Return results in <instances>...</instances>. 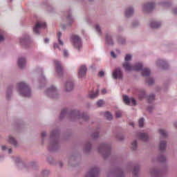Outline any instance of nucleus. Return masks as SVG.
Returning <instances> with one entry per match:
<instances>
[{
    "instance_id": "c03bdc74",
    "label": "nucleus",
    "mask_w": 177,
    "mask_h": 177,
    "mask_svg": "<svg viewBox=\"0 0 177 177\" xmlns=\"http://www.w3.org/2000/svg\"><path fill=\"white\" fill-rule=\"evenodd\" d=\"M92 136L93 138H94V139H96V138H99V131H96L95 133H94Z\"/></svg>"
},
{
    "instance_id": "9d476101",
    "label": "nucleus",
    "mask_w": 177,
    "mask_h": 177,
    "mask_svg": "<svg viewBox=\"0 0 177 177\" xmlns=\"http://www.w3.org/2000/svg\"><path fill=\"white\" fill-rule=\"evenodd\" d=\"M154 8H156V4H154V3H148L144 5L143 10L147 12H151Z\"/></svg>"
},
{
    "instance_id": "f704fd0d",
    "label": "nucleus",
    "mask_w": 177,
    "mask_h": 177,
    "mask_svg": "<svg viewBox=\"0 0 177 177\" xmlns=\"http://www.w3.org/2000/svg\"><path fill=\"white\" fill-rule=\"evenodd\" d=\"M66 114H67V109H62L60 115L61 118H63V117H64V115H66Z\"/></svg>"
},
{
    "instance_id": "1a4fd4ad",
    "label": "nucleus",
    "mask_w": 177,
    "mask_h": 177,
    "mask_svg": "<svg viewBox=\"0 0 177 177\" xmlns=\"http://www.w3.org/2000/svg\"><path fill=\"white\" fill-rule=\"evenodd\" d=\"M113 78H114V80H121V78H122V72L120 68H118L115 69L113 73Z\"/></svg>"
},
{
    "instance_id": "423d86ee",
    "label": "nucleus",
    "mask_w": 177,
    "mask_h": 177,
    "mask_svg": "<svg viewBox=\"0 0 177 177\" xmlns=\"http://www.w3.org/2000/svg\"><path fill=\"white\" fill-rule=\"evenodd\" d=\"M41 28H46V24L45 22L39 21L35 24V26L33 28V31L36 34H39V30H41Z\"/></svg>"
},
{
    "instance_id": "680f3d73",
    "label": "nucleus",
    "mask_w": 177,
    "mask_h": 177,
    "mask_svg": "<svg viewBox=\"0 0 177 177\" xmlns=\"http://www.w3.org/2000/svg\"><path fill=\"white\" fill-rule=\"evenodd\" d=\"M149 111H151V109H150V107L148 108Z\"/></svg>"
},
{
    "instance_id": "72a5a7b5",
    "label": "nucleus",
    "mask_w": 177,
    "mask_h": 177,
    "mask_svg": "<svg viewBox=\"0 0 177 177\" xmlns=\"http://www.w3.org/2000/svg\"><path fill=\"white\" fill-rule=\"evenodd\" d=\"M131 146H132L133 150H136V147L138 146V142L136 140L133 141V142H131Z\"/></svg>"
},
{
    "instance_id": "cd10ccee",
    "label": "nucleus",
    "mask_w": 177,
    "mask_h": 177,
    "mask_svg": "<svg viewBox=\"0 0 177 177\" xmlns=\"http://www.w3.org/2000/svg\"><path fill=\"white\" fill-rule=\"evenodd\" d=\"M123 100H124V102L125 103V104H130V101H131V98H129L127 95H124L123 96Z\"/></svg>"
},
{
    "instance_id": "c756f323",
    "label": "nucleus",
    "mask_w": 177,
    "mask_h": 177,
    "mask_svg": "<svg viewBox=\"0 0 177 177\" xmlns=\"http://www.w3.org/2000/svg\"><path fill=\"white\" fill-rule=\"evenodd\" d=\"M147 82L148 83V85H153V84H154V80L151 77H148L147 79Z\"/></svg>"
},
{
    "instance_id": "ddd939ff",
    "label": "nucleus",
    "mask_w": 177,
    "mask_h": 177,
    "mask_svg": "<svg viewBox=\"0 0 177 177\" xmlns=\"http://www.w3.org/2000/svg\"><path fill=\"white\" fill-rule=\"evenodd\" d=\"M65 86L66 91L70 92V91H73V89L74 88V83L73 82V81L70 80L66 82Z\"/></svg>"
},
{
    "instance_id": "de8ad7c7",
    "label": "nucleus",
    "mask_w": 177,
    "mask_h": 177,
    "mask_svg": "<svg viewBox=\"0 0 177 177\" xmlns=\"http://www.w3.org/2000/svg\"><path fill=\"white\" fill-rule=\"evenodd\" d=\"M95 30L97 32H100V27H99V25L95 26Z\"/></svg>"
},
{
    "instance_id": "f8f14e48",
    "label": "nucleus",
    "mask_w": 177,
    "mask_h": 177,
    "mask_svg": "<svg viewBox=\"0 0 177 177\" xmlns=\"http://www.w3.org/2000/svg\"><path fill=\"white\" fill-rule=\"evenodd\" d=\"M54 63L55 64V70L57 73V74H62L63 73V68H62V64L59 61H54Z\"/></svg>"
},
{
    "instance_id": "5701e85b",
    "label": "nucleus",
    "mask_w": 177,
    "mask_h": 177,
    "mask_svg": "<svg viewBox=\"0 0 177 177\" xmlns=\"http://www.w3.org/2000/svg\"><path fill=\"white\" fill-rule=\"evenodd\" d=\"M159 133L162 138H167L168 136V133L164 129H159Z\"/></svg>"
},
{
    "instance_id": "69168bd1",
    "label": "nucleus",
    "mask_w": 177,
    "mask_h": 177,
    "mask_svg": "<svg viewBox=\"0 0 177 177\" xmlns=\"http://www.w3.org/2000/svg\"><path fill=\"white\" fill-rule=\"evenodd\" d=\"M157 64L158 65V62H157Z\"/></svg>"
},
{
    "instance_id": "37998d69",
    "label": "nucleus",
    "mask_w": 177,
    "mask_h": 177,
    "mask_svg": "<svg viewBox=\"0 0 177 177\" xmlns=\"http://www.w3.org/2000/svg\"><path fill=\"white\" fill-rule=\"evenodd\" d=\"M165 160H166V158L164 156H162L159 158V161H160V162H164Z\"/></svg>"
},
{
    "instance_id": "ea45409f",
    "label": "nucleus",
    "mask_w": 177,
    "mask_h": 177,
    "mask_svg": "<svg viewBox=\"0 0 177 177\" xmlns=\"http://www.w3.org/2000/svg\"><path fill=\"white\" fill-rule=\"evenodd\" d=\"M130 103L132 106H136V100L133 98H130Z\"/></svg>"
},
{
    "instance_id": "20e7f679",
    "label": "nucleus",
    "mask_w": 177,
    "mask_h": 177,
    "mask_svg": "<svg viewBox=\"0 0 177 177\" xmlns=\"http://www.w3.org/2000/svg\"><path fill=\"white\" fill-rule=\"evenodd\" d=\"M111 147L107 144H102L98 149L99 153L103 154L104 157H107L110 154Z\"/></svg>"
},
{
    "instance_id": "49530a36",
    "label": "nucleus",
    "mask_w": 177,
    "mask_h": 177,
    "mask_svg": "<svg viewBox=\"0 0 177 177\" xmlns=\"http://www.w3.org/2000/svg\"><path fill=\"white\" fill-rule=\"evenodd\" d=\"M121 115H122L121 111H118L116 112V118H120Z\"/></svg>"
},
{
    "instance_id": "39448f33",
    "label": "nucleus",
    "mask_w": 177,
    "mask_h": 177,
    "mask_svg": "<svg viewBox=\"0 0 177 177\" xmlns=\"http://www.w3.org/2000/svg\"><path fill=\"white\" fill-rule=\"evenodd\" d=\"M46 95L49 96V97L55 98L57 96V90L53 86H50L49 88L47 89L46 91Z\"/></svg>"
},
{
    "instance_id": "f257e3e1",
    "label": "nucleus",
    "mask_w": 177,
    "mask_h": 177,
    "mask_svg": "<svg viewBox=\"0 0 177 177\" xmlns=\"http://www.w3.org/2000/svg\"><path fill=\"white\" fill-rule=\"evenodd\" d=\"M18 91L21 96L25 97H30L31 96V90H30V87L24 82L18 84Z\"/></svg>"
},
{
    "instance_id": "a19ab883",
    "label": "nucleus",
    "mask_w": 177,
    "mask_h": 177,
    "mask_svg": "<svg viewBox=\"0 0 177 177\" xmlns=\"http://www.w3.org/2000/svg\"><path fill=\"white\" fill-rule=\"evenodd\" d=\"M57 136V131H52L50 133V138H56Z\"/></svg>"
},
{
    "instance_id": "473e14b6",
    "label": "nucleus",
    "mask_w": 177,
    "mask_h": 177,
    "mask_svg": "<svg viewBox=\"0 0 177 177\" xmlns=\"http://www.w3.org/2000/svg\"><path fill=\"white\" fill-rule=\"evenodd\" d=\"M156 97V95H154V94H151L148 97V100L149 103H151V102H153V100H154V98Z\"/></svg>"
},
{
    "instance_id": "338daca9",
    "label": "nucleus",
    "mask_w": 177,
    "mask_h": 177,
    "mask_svg": "<svg viewBox=\"0 0 177 177\" xmlns=\"http://www.w3.org/2000/svg\"><path fill=\"white\" fill-rule=\"evenodd\" d=\"M58 49H59V50H60V48H58Z\"/></svg>"
},
{
    "instance_id": "b1692460",
    "label": "nucleus",
    "mask_w": 177,
    "mask_h": 177,
    "mask_svg": "<svg viewBox=\"0 0 177 177\" xmlns=\"http://www.w3.org/2000/svg\"><path fill=\"white\" fill-rule=\"evenodd\" d=\"M8 142L11 143V145H13L14 146H17V141L15 139V138L10 136Z\"/></svg>"
},
{
    "instance_id": "09e8293b",
    "label": "nucleus",
    "mask_w": 177,
    "mask_h": 177,
    "mask_svg": "<svg viewBox=\"0 0 177 177\" xmlns=\"http://www.w3.org/2000/svg\"><path fill=\"white\" fill-rule=\"evenodd\" d=\"M64 57H67V56H68V52L66 50H64Z\"/></svg>"
},
{
    "instance_id": "3c124183",
    "label": "nucleus",
    "mask_w": 177,
    "mask_h": 177,
    "mask_svg": "<svg viewBox=\"0 0 177 177\" xmlns=\"http://www.w3.org/2000/svg\"><path fill=\"white\" fill-rule=\"evenodd\" d=\"M53 48L54 49H57L59 48V45H57V44H54Z\"/></svg>"
},
{
    "instance_id": "a18cd8bd",
    "label": "nucleus",
    "mask_w": 177,
    "mask_h": 177,
    "mask_svg": "<svg viewBox=\"0 0 177 177\" xmlns=\"http://www.w3.org/2000/svg\"><path fill=\"white\" fill-rule=\"evenodd\" d=\"M98 77H104V72L101 71L98 73Z\"/></svg>"
},
{
    "instance_id": "c9c22d12",
    "label": "nucleus",
    "mask_w": 177,
    "mask_h": 177,
    "mask_svg": "<svg viewBox=\"0 0 177 177\" xmlns=\"http://www.w3.org/2000/svg\"><path fill=\"white\" fill-rule=\"evenodd\" d=\"M96 104L98 107H102V106L104 104V102L102 100H100L99 101L97 102Z\"/></svg>"
},
{
    "instance_id": "7ed1b4c3",
    "label": "nucleus",
    "mask_w": 177,
    "mask_h": 177,
    "mask_svg": "<svg viewBox=\"0 0 177 177\" xmlns=\"http://www.w3.org/2000/svg\"><path fill=\"white\" fill-rule=\"evenodd\" d=\"M71 41L75 49L80 50V49L82 48V42L81 41V38H80L78 35H72L71 37Z\"/></svg>"
},
{
    "instance_id": "a878e982",
    "label": "nucleus",
    "mask_w": 177,
    "mask_h": 177,
    "mask_svg": "<svg viewBox=\"0 0 177 177\" xmlns=\"http://www.w3.org/2000/svg\"><path fill=\"white\" fill-rule=\"evenodd\" d=\"M104 115L106 118V120H109V121L113 120V115L109 111L104 113Z\"/></svg>"
},
{
    "instance_id": "603ef678",
    "label": "nucleus",
    "mask_w": 177,
    "mask_h": 177,
    "mask_svg": "<svg viewBox=\"0 0 177 177\" xmlns=\"http://www.w3.org/2000/svg\"><path fill=\"white\" fill-rule=\"evenodd\" d=\"M86 150H91V144H88L86 148Z\"/></svg>"
},
{
    "instance_id": "bf43d9fd",
    "label": "nucleus",
    "mask_w": 177,
    "mask_h": 177,
    "mask_svg": "<svg viewBox=\"0 0 177 177\" xmlns=\"http://www.w3.org/2000/svg\"><path fill=\"white\" fill-rule=\"evenodd\" d=\"M12 153V149H8V154H10Z\"/></svg>"
},
{
    "instance_id": "e2e57ef3",
    "label": "nucleus",
    "mask_w": 177,
    "mask_h": 177,
    "mask_svg": "<svg viewBox=\"0 0 177 177\" xmlns=\"http://www.w3.org/2000/svg\"><path fill=\"white\" fill-rule=\"evenodd\" d=\"M119 139H120V140H122V139H124V138H123V137H122L121 138H119Z\"/></svg>"
},
{
    "instance_id": "7c9ffc66",
    "label": "nucleus",
    "mask_w": 177,
    "mask_h": 177,
    "mask_svg": "<svg viewBox=\"0 0 177 177\" xmlns=\"http://www.w3.org/2000/svg\"><path fill=\"white\" fill-rule=\"evenodd\" d=\"M140 128H142L143 124H145V119L143 118H140L138 121Z\"/></svg>"
},
{
    "instance_id": "5fc2aeb1",
    "label": "nucleus",
    "mask_w": 177,
    "mask_h": 177,
    "mask_svg": "<svg viewBox=\"0 0 177 177\" xmlns=\"http://www.w3.org/2000/svg\"><path fill=\"white\" fill-rule=\"evenodd\" d=\"M3 41V36L0 35V42Z\"/></svg>"
},
{
    "instance_id": "4d7b16f0",
    "label": "nucleus",
    "mask_w": 177,
    "mask_h": 177,
    "mask_svg": "<svg viewBox=\"0 0 177 177\" xmlns=\"http://www.w3.org/2000/svg\"><path fill=\"white\" fill-rule=\"evenodd\" d=\"M106 89H105V88H104V89L102 90V93H106Z\"/></svg>"
},
{
    "instance_id": "0eeeda50",
    "label": "nucleus",
    "mask_w": 177,
    "mask_h": 177,
    "mask_svg": "<svg viewBox=\"0 0 177 177\" xmlns=\"http://www.w3.org/2000/svg\"><path fill=\"white\" fill-rule=\"evenodd\" d=\"M72 117H75V118H83L84 121H87V120H89V116L88 115L84 113L81 116V113L80 111H73L71 113Z\"/></svg>"
},
{
    "instance_id": "6e6552de",
    "label": "nucleus",
    "mask_w": 177,
    "mask_h": 177,
    "mask_svg": "<svg viewBox=\"0 0 177 177\" xmlns=\"http://www.w3.org/2000/svg\"><path fill=\"white\" fill-rule=\"evenodd\" d=\"M97 175H99V168L94 167L86 174L85 177H97Z\"/></svg>"
},
{
    "instance_id": "864d4df0",
    "label": "nucleus",
    "mask_w": 177,
    "mask_h": 177,
    "mask_svg": "<svg viewBox=\"0 0 177 177\" xmlns=\"http://www.w3.org/2000/svg\"><path fill=\"white\" fill-rule=\"evenodd\" d=\"M45 136H46V133L42 132V133H41V137H42V138H45Z\"/></svg>"
},
{
    "instance_id": "052dcab7",
    "label": "nucleus",
    "mask_w": 177,
    "mask_h": 177,
    "mask_svg": "<svg viewBox=\"0 0 177 177\" xmlns=\"http://www.w3.org/2000/svg\"><path fill=\"white\" fill-rule=\"evenodd\" d=\"M129 124L131 125V127H133L134 125L133 122H130Z\"/></svg>"
},
{
    "instance_id": "4c0bfd02",
    "label": "nucleus",
    "mask_w": 177,
    "mask_h": 177,
    "mask_svg": "<svg viewBox=\"0 0 177 177\" xmlns=\"http://www.w3.org/2000/svg\"><path fill=\"white\" fill-rule=\"evenodd\" d=\"M131 59H132V55L127 54L125 57H124V60L125 62H129V60H131Z\"/></svg>"
},
{
    "instance_id": "6ab92c4d",
    "label": "nucleus",
    "mask_w": 177,
    "mask_h": 177,
    "mask_svg": "<svg viewBox=\"0 0 177 177\" xmlns=\"http://www.w3.org/2000/svg\"><path fill=\"white\" fill-rule=\"evenodd\" d=\"M165 147H167V142L161 141L159 145L160 151H164V150H165Z\"/></svg>"
},
{
    "instance_id": "c85d7f7f",
    "label": "nucleus",
    "mask_w": 177,
    "mask_h": 177,
    "mask_svg": "<svg viewBox=\"0 0 177 177\" xmlns=\"http://www.w3.org/2000/svg\"><path fill=\"white\" fill-rule=\"evenodd\" d=\"M57 35L58 42H59V45H61V46H63V45H64L63 41H62V39H60V37H62V33L60 32H58Z\"/></svg>"
},
{
    "instance_id": "4be33fe9",
    "label": "nucleus",
    "mask_w": 177,
    "mask_h": 177,
    "mask_svg": "<svg viewBox=\"0 0 177 177\" xmlns=\"http://www.w3.org/2000/svg\"><path fill=\"white\" fill-rule=\"evenodd\" d=\"M106 42L108 45H113V39H111V36L107 35L105 37Z\"/></svg>"
},
{
    "instance_id": "a211bd4d",
    "label": "nucleus",
    "mask_w": 177,
    "mask_h": 177,
    "mask_svg": "<svg viewBox=\"0 0 177 177\" xmlns=\"http://www.w3.org/2000/svg\"><path fill=\"white\" fill-rule=\"evenodd\" d=\"M98 95H99V90H97L95 93H93L91 91L88 93V96L91 99H95V97H97Z\"/></svg>"
},
{
    "instance_id": "aec40b11",
    "label": "nucleus",
    "mask_w": 177,
    "mask_h": 177,
    "mask_svg": "<svg viewBox=\"0 0 177 177\" xmlns=\"http://www.w3.org/2000/svg\"><path fill=\"white\" fill-rule=\"evenodd\" d=\"M133 15V8H129L125 12L126 17H131V15Z\"/></svg>"
},
{
    "instance_id": "f3484780",
    "label": "nucleus",
    "mask_w": 177,
    "mask_h": 177,
    "mask_svg": "<svg viewBox=\"0 0 177 177\" xmlns=\"http://www.w3.org/2000/svg\"><path fill=\"white\" fill-rule=\"evenodd\" d=\"M142 77H149L150 75V69L147 68H145L142 70Z\"/></svg>"
},
{
    "instance_id": "4468645a",
    "label": "nucleus",
    "mask_w": 177,
    "mask_h": 177,
    "mask_svg": "<svg viewBox=\"0 0 177 177\" xmlns=\"http://www.w3.org/2000/svg\"><path fill=\"white\" fill-rule=\"evenodd\" d=\"M161 171L160 170L153 169V170L151 171V175L153 177H161Z\"/></svg>"
},
{
    "instance_id": "8fccbe9b",
    "label": "nucleus",
    "mask_w": 177,
    "mask_h": 177,
    "mask_svg": "<svg viewBox=\"0 0 177 177\" xmlns=\"http://www.w3.org/2000/svg\"><path fill=\"white\" fill-rule=\"evenodd\" d=\"M111 56L115 59V53H114V52L111 51Z\"/></svg>"
},
{
    "instance_id": "9b49d317",
    "label": "nucleus",
    "mask_w": 177,
    "mask_h": 177,
    "mask_svg": "<svg viewBox=\"0 0 177 177\" xmlns=\"http://www.w3.org/2000/svg\"><path fill=\"white\" fill-rule=\"evenodd\" d=\"M86 66H82L79 68V78H84L85 75H86V71H87Z\"/></svg>"
},
{
    "instance_id": "f03ea898",
    "label": "nucleus",
    "mask_w": 177,
    "mask_h": 177,
    "mask_svg": "<svg viewBox=\"0 0 177 177\" xmlns=\"http://www.w3.org/2000/svg\"><path fill=\"white\" fill-rule=\"evenodd\" d=\"M123 67L126 70V71H139L143 68V65L142 63H138L134 66H132L129 63L125 62L123 64Z\"/></svg>"
},
{
    "instance_id": "393cba45",
    "label": "nucleus",
    "mask_w": 177,
    "mask_h": 177,
    "mask_svg": "<svg viewBox=\"0 0 177 177\" xmlns=\"http://www.w3.org/2000/svg\"><path fill=\"white\" fill-rule=\"evenodd\" d=\"M145 96H146L145 91L142 90L138 91V98L140 99V100H142V99H143Z\"/></svg>"
},
{
    "instance_id": "2f4dec72",
    "label": "nucleus",
    "mask_w": 177,
    "mask_h": 177,
    "mask_svg": "<svg viewBox=\"0 0 177 177\" xmlns=\"http://www.w3.org/2000/svg\"><path fill=\"white\" fill-rule=\"evenodd\" d=\"M12 95V88H8L6 91V99H9Z\"/></svg>"
},
{
    "instance_id": "774afa93",
    "label": "nucleus",
    "mask_w": 177,
    "mask_h": 177,
    "mask_svg": "<svg viewBox=\"0 0 177 177\" xmlns=\"http://www.w3.org/2000/svg\"><path fill=\"white\" fill-rule=\"evenodd\" d=\"M58 49H59V50H60V48H58Z\"/></svg>"
},
{
    "instance_id": "0e129e2a",
    "label": "nucleus",
    "mask_w": 177,
    "mask_h": 177,
    "mask_svg": "<svg viewBox=\"0 0 177 177\" xmlns=\"http://www.w3.org/2000/svg\"><path fill=\"white\" fill-rule=\"evenodd\" d=\"M133 26L135 27V24H133Z\"/></svg>"
},
{
    "instance_id": "58836bf2",
    "label": "nucleus",
    "mask_w": 177,
    "mask_h": 177,
    "mask_svg": "<svg viewBox=\"0 0 177 177\" xmlns=\"http://www.w3.org/2000/svg\"><path fill=\"white\" fill-rule=\"evenodd\" d=\"M67 21L69 22V26H71V24H73V17H71L70 15L67 17Z\"/></svg>"
},
{
    "instance_id": "bb28decb",
    "label": "nucleus",
    "mask_w": 177,
    "mask_h": 177,
    "mask_svg": "<svg viewBox=\"0 0 177 177\" xmlns=\"http://www.w3.org/2000/svg\"><path fill=\"white\" fill-rule=\"evenodd\" d=\"M159 63H160V66H162V67H163V68H168V64L167 63V62H165L164 60H160Z\"/></svg>"
},
{
    "instance_id": "dca6fc26",
    "label": "nucleus",
    "mask_w": 177,
    "mask_h": 177,
    "mask_svg": "<svg viewBox=\"0 0 177 177\" xmlns=\"http://www.w3.org/2000/svg\"><path fill=\"white\" fill-rule=\"evenodd\" d=\"M17 64L20 68H23L26 66V59L25 58H19L17 62Z\"/></svg>"
},
{
    "instance_id": "2eb2a0df",
    "label": "nucleus",
    "mask_w": 177,
    "mask_h": 177,
    "mask_svg": "<svg viewBox=\"0 0 177 177\" xmlns=\"http://www.w3.org/2000/svg\"><path fill=\"white\" fill-rule=\"evenodd\" d=\"M138 136L140 140H143V142H146L149 139V136L145 133H140L138 134Z\"/></svg>"
},
{
    "instance_id": "79ce46f5",
    "label": "nucleus",
    "mask_w": 177,
    "mask_h": 177,
    "mask_svg": "<svg viewBox=\"0 0 177 177\" xmlns=\"http://www.w3.org/2000/svg\"><path fill=\"white\" fill-rule=\"evenodd\" d=\"M28 41V40H27V39H22L20 40L21 45H25Z\"/></svg>"
},
{
    "instance_id": "412c9836",
    "label": "nucleus",
    "mask_w": 177,
    "mask_h": 177,
    "mask_svg": "<svg viewBox=\"0 0 177 177\" xmlns=\"http://www.w3.org/2000/svg\"><path fill=\"white\" fill-rule=\"evenodd\" d=\"M160 26L161 24L157 21H152L150 24V27H151V28H158Z\"/></svg>"
},
{
    "instance_id": "6e6d98bb",
    "label": "nucleus",
    "mask_w": 177,
    "mask_h": 177,
    "mask_svg": "<svg viewBox=\"0 0 177 177\" xmlns=\"http://www.w3.org/2000/svg\"><path fill=\"white\" fill-rule=\"evenodd\" d=\"M44 42L45 44H48V42H49V39H45Z\"/></svg>"
},
{
    "instance_id": "e433bc0d",
    "label": "nucleus",
    "mask_w": 177,
    "mask_h": 177,
    "mask_svg": "<svg viewBox=\"0 0 177 177\" xmlns=\"http://www.w3.org/2000/svg\"><path fill=\"white\" fill-rule=\"evenodd\" d=\"M138 172H139V167H135L133 171V174L136 176V175H138Z\"/></svg>"
},
{
    "instance_id": "13d9d810",
    "label": "nucleus",
    "mask_w": 177,
    "mask_h": 177,
    "mask_svg": "<svg viewBox=\"0 0 177 177\" xmlns=\"http://www.w3.org/2000/svg\"><path fill=\"white\" fill-rule=\"evenodd\" d=\"M1 149H2V150H6V146H2Z\"/></svg>"
}]
</instances>
